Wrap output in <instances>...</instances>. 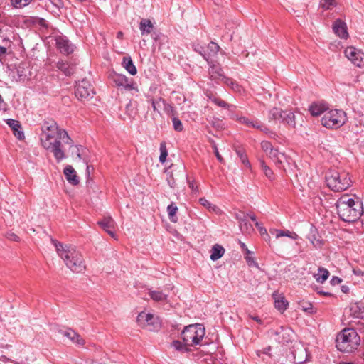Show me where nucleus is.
I'll return each instance as SVG.
<instances>
[{
    "label": "nucleus",
    "mask_w": 364,
    "mask_h": 364,
    "mask_svg": "<svg viewBox=\"0 0 364 364\" xmlns=\"http://www.w3.org/2000/svg\"><path fill=\"white\" fill-rule=\"evenodd\" d=\"M240 222V228L243 233H251L254 231L252 225L248 222L247 217L238 218Z\"/></svg>",
    "instance_id": "nucleus-30"
},
{
    "label": "nucleus",
    "mask_w": 364,
    "mask_h": 364,
    "mask_svg": "<svg viewBox=\"0 0 364 364\" xmlns=\"http://www.w3.org/2000/svg\"><path fill=\"white\" fill-rule=\"evenodd\" d=\"M2 42L4 44V46L0 45V56L4 55L6 53V46L11 43V40H10L9 37L7 36V37H5L3 38Z\"/></svg>",
    "instance_id": "nucleus-52"
},
{
    "label": "nucleus",
    "mask_w": 364,
    "mask_h": 364,
    "mask_svg": "<svg viewBox=\"0 0 364 364\" xmlns=\"http://www.w3.org/2000/svg\"><path fill=\"white\" fill-rule=\"evenodd\" d=\"M236 154L240 159L241 162L247 167H250V163L247 159L245 151L242 149H236Z\"/></svg>",
    "instance_id": "nucleus-40"
},
{
    "label": "nucleus",
    "mask_w": 364,
    "mask_h": 364,
    "mask_svg": "<svg viewBox=\"0 0 364 364\" xmlns=\"http://www.w3.org/2000/svg\"><path fill=\"white\" fill-rule=\"evenodd\" d=\"M292 354L296 364H304L308 360L307 350L301 345L294 346Z\"/></svg>",
    "instance_id": "nucleus-15"
},
{
    "label": "nucleus",
    "mask_w": 364,
    "mask_h": 364,
    "mask_svg": "<svg viewBox=\"0 0 364 364\" xmlns=\"http://www.w3.org/2000/svg\"><path fill=\"white\" fill-rule=\"evenodd\" d=\"M250 317L252 320H254V321H257V323H260V324L262 323V320H261L258 316H250Z\"/></svg>",
    "instance_id": "nucleus-63"
},
{
    "label": "nucleus",
    "mask_w": 364,
    "mask_h": 364,
    "mask_svg": "<svg viewBox=\"0 0 364 364\" xmlns=\"http://www.w3.org/2000/svg\"><path fill=\"white\" fill-rule=\"evenodd\" d=\"M6 124L12 129L14 134L17 139L21 140L24 138V133L21 130V124L18 120L8 119Z\"/></svg>",
    "instance_id": "nucleus-22"
},
{
    "label": "nucleus",
    "mask_w": 364,
    "mask_h": 364,
    "mask_svg": "<svg viewBox=\"0 0 364 364\" xmlns=\"http://www.w3.org/2000/svg\"><path fill=\"white\" fill-rule=\"evenodd\" d=\"M149 296L151 299L157 302L166 301L168 295L161 290H149Z\"/></svg>",
    "instance_id": "nucleus-28"
},
{
    "label": "nucleus",
    "mask_w": 364,
    "mask_h": 364,
    "mask_svg": "<svg viewBox=\"0 0 364 364\" xmlns=\"http://www.w3.org/2000/svg\"><path fill=\"white\" fill-rule=\"evenodd\" d=\"M60 333L69 338L75 345L83 346L85 344V341L81 336L71 328L60 331Z\"/></svg>",
    "instance_id": "nucleus-17"
},
{
    "label": "nucleus",
    "mask_w": 364,
    "mask_h": 364,
    "mask_svg": "<svg viewBox=\"0 0 364 364\" xmlns=\"http://www.w3.org/2000/svg\"><path fill=\"white\" fill-rule=\"evenodd\" d=\"M272 297L274 300L275 308L280 312H284L289 305V303L285 299L284 296L282 294L274 292L272 294Z\"/></svg>",
    "instance_id": "nucleus-21"
},
{
    "label": "nucleus",
    "mask_w": 364,
    "mask_h": 364,
    "mask_svg": "<svg viewBox=\"0 0 364 364\" xmlns=\"http://www.w3.org/2000/svg\"><path fill=\"white\" fill-rule=\"evenodd\" d=\"M235 119L237 122L240 124L245 125L246 127L259 129L264 133H268L269 132V128H267L259 119L257 118H248L244 116L236 115Z\"/></svg>",
    "instance_id": "nucleus-11"
},
{
    "label": "nucleus",
    "mask_w": 364,
    "mask_h": 364,
    "mask_svg": "<svg viewBox=\"0 0 364 364\" xmlns=\"http://www.w3.org/2000/svg\"><path fill=\"white\" fill-rule=\"evenodd\" d=\"M292 333L290 328L280 327L278 331H275L276 340L282 343H288L291 340Z\"/></svg>",
    "instance_id": "nucleus-20"
},
{
    "label": "nucleus",
    "mask_w": 364,
    "mask_h": 364,
    "mask_svg": "<svg viewBox=\"0 0 364 364\" xmlns=\"http://www.w3.org/2000/svg\"><path fill=\"white\" fill-rule=\"evenodd\" d=\"M48 1L50 3V4L58 10H59L60 8H63L64 6L62 0H48Z\"/></svg>",
    "instance_id": "nucleus-55"
},
{
    "label": "nucleus",
    "mask_w": 364,
    "mask_h": 364,
    "mask_svg": "<svg viewBox=\"0 0 364 364\" xmlns=\"http://www.w3.org/2000/svg\"><path fill=\"white\" fill-rule=\"evenodd\" d=\"M172 122H173V128L176 132L183 131V126L182 124L181 121L178 118H177L176 117H173Z\"/></svg>",
    "instance_id": "nucleus-48"
},
{
    "label": "nucleus",
    "mask_w": 364,
    "mask_h": 364,
    "mask_svg": "<svg viewBox=\"0 0 364 364\" xmlns=\"http://www.w3.org/2000/svg\"><path fill=\"white\" fill-rule=\"evenodd\" d=\"M255 225L262 235H266L267 237H269L266 228L262 225V223H260L259 222H256Z\"/></svg>",
    "instance_id": "nucleus-56"
},
{
    "label": "nucleus",
    "mask_w": 364,
    "mask_h": 364,
    "mask_svg": "<svg viewBox=\"0 0 364 364\" xmlns=\"http://www.w3.org/2000/svg\"><path fill=\"white\" fill-rule=\"evenodd\" d=\"M49 145L47 144L46 146H43V148L53 153L57 162H60L66 158L63 149V144L73 146V141L65 130H62L59 136L49 142Z\"/></svg>",
    "instance_id": "nucleus-6"
},
{
    "label": "nucleus",
    "mask_w": 364,
    "mask_h": 364,
    "mask_svg": "<svg viewBox=\"0 0 364 364\" xmlns=\"http://www.w3.org/2000/svg\"><path fill=\"white\" fill-rule=\"evenodd\" d=\"M212 144H213V151H214V154L217 158V159L220 162V163H223L224 162V159L222 157V156L220 154L219 151H218V147L215 144V143L214 141H212Z\"/></svg>",
    "instance_id": "nucleus-57"
},
{
    "label": "nucleus",
    "mask_w": 364,
    "mask_h": 364,
    "mask_svg": "<svg viewBox=\"0 0 364 364\" xmlns=\"http://www.w3.org/2000/svg\"><path fill=\"white\" fill-rule=\"evenodd\" d=\"M328 109V107L326 103L322 102H315L309 106V111L312 116L318 117L322 114H324Z\"/></svg>",
    "instance_id": "nucleus-19"
},
{
    "label": "nucleus",
    "mask_w": 364,
    "mask_h": 364,
    "mask_svg": "<svg viewBox=\"0 0 364 364\" xmlns=\"http://www.w3.org/2000/svg\"><path fill=\"white\" fill-rule=\"evenodd\" d=\"M346 57L355 65L361 68L364 66V53L353 46H350L345 50Z\"/></svg>",
    "instance_id": "nucleus-12"
},
{
    "label": "nucleus",
    "mask_w": 364,
    "mask_h": 364,
    "mask_svg": "<svg viewBox=\"0 0 364 364\" xmlns=\"http://www.w3.org/2000/svg\"><path fill=\"white\" fill-rule=\"evenodd\" d=\"M283 121L282 123L288 125L290 127H295L296 126V120H295V114L291 111H284L283 114Z\"/></svg>",
    "instance_id": "nucleus-33"
},
{
    "label": "nucleus",
    "mask_w": 364,
    "mask_h": 364,
    "mask_svg": "<svg viewBox=\"0 0 364 364\" xmlns=\"http://www.w3.org/2000/svg\"><path fill=\"white\" fill-rule=\"evenodd\" d=\"M244 216H246L247 218H250L253 222H255V223L257 222L255 214L247 213L246 215H244Z\"/></svg>",
    "instance_id": "nucleus-62"
},
{
    "label": "nucleus",
    "mask_w": 364,
    "mask_h": 364,
    "mask_svg": "<svg viewBox=\"0 0 364 364\" xmlns=\"http://www.w3.org/2000/svg\"><path fill=\"white\" fill-rule=\"evenodd\" d=\"M261 147L262 150L264 152H266L267 154H268V152H269V151H271L273 149L272 144L267 141H262Z\"/></svg>",
    "instance_id": "nucleus-53"
},
{
    "label": "nucleus",
    "mask_w": 364,
    "mask_h": 364,
    "mask_svg": "<svg viewBox=\"0 0 364 364\" xmlns=\"http://www.w3.org/2000/svg\"><path fill=\"white\" fill-rule=\"evenodd\" d=\"M199 202L200 203L205 207L207 209L210 210H213V211H216V210L218 209V208L214 205H212L206 198H201L199 199Z\"/></svg>",
    "instance_id": "nucleus-47"
},
{
    "label": "nucleus",
    "mask_w": 364,
    "mask_h": 364,
    "mask_svg": "<svg viewBox=\"0 0 364 364\" xmlns=\"http://www.w3.org/2000/svg\"><path fill=\"white\" fill-rule=\"evenodd\" d=\"M267 155L280 168L282 166L283 163L287 161V157L284 154L279 152L277 149L274 148L268 152Z\"/></svg>",
    "instance_id": "nucleus-23"
},
{
    "label": "nucleus",
    "mask_w": 364,
    "mask_h": 364,
    "mask_svg": "<svg viewBox=\"0 0 364 364\" xmlns=\"http://www.w3.org/2000/svg\"><path fill=\"white\" fill-rule=\"evenodd\" d=\"M70 148L73 149L72 151H71V154L73 156L75 155L76 157L78 159H81L82 157H81V154H80V148L82 146H70Z\"/></svg>",
    "instance_id": "nucleus-54"
},
{
    "label": "nucleus",
    "mask_w": 364,
    "mask_h": 364,
    "mask_svg": "<svg viewBox=\"0 0 364 364\" xmlns=\"http://www.w3.org/2000/svg\"><path fill=\"white\" fill-rule=\"evenodd\" d=\"M210 68L208 70L210 78L214 80H224L228 79L224 75V72L219 64H214L213 62H208Z\"/></svg>",
    "instance_id": "nucleus-16"
},
{
    "label": "nucleus",
    "mask_w": 364,
    "mask_h": 364,
    "mask_svg": "<svg viewBox=\"0 0 364 364\" xmlns=\"http://www.w3.org/2000/svg\"><path fill=\"white\" fill-rule=\"evenodd\" d=\"M114 229H109L108 230H106V232L112 237H115V234L114 232Z\"/></svg>",
    "instance_id": "nucleus-64"
},
{
    "label": "nucleus",
    "mask_w": 364,
    "mask_h": 364,
    "mask_svg": "<svg viewBox=\"0 0 364 364\" xmlns=\"http://www.w3.org/2000/svg\"><path fill=\"white\" fill-rule=\"evenodd\" d=\"M346 121V113L341 109H330L325 112L321 118V124L328 129H338Z\"/></svg>",
    "instance_id": "nucleus-8"
},
{
    "label": "nucleus",
    "mask_w": 364,
    "mask_h": 364,
    "mask_svg": "<svg viewBox=\"0 0 364 364\" xmlns=\"http://www.w3.org/2000/svg\"><path fill=\"white\" fill-rule=\"evenodd\" d=\"M75 94L77 99L83 100L92 98L95 92L90 82L82 80L77 83Z\"/></svg>",
    "instance_id": "nucleus-10"
},
{
    "label": "nucleus",
    "mask_w": 364,
    "mask_h": 364,
    "mask_svg": "<svg viewBox=\"0 0 364 364\" xmlns=\"http://www.w3.org/2000/svg\"><path fill=\"white\" fill-rule=\"evenodd\" d=\"M320 5L325 9H331L335 5V1L321 0Z\"/></svg>",
    "instance_id": "nucleus-50"
},
{
    "label": "nucleus",
    "mask_w": 364,
    "mask_h": 364,
    "mask_svg": "<svg viewBox=\"0 0 364 364\" xmlns=\"http://www.w3.org/2000/svg\"><path fill=\"white\" fill-rule=\"evenodd\" d=\"M336 206L338 215L345 222H355L363 213V203L349 198L347 195L341 196L337 200Z\"/></svg>",
    "instance_id": "nucleus-2"
},
{
    "label": "nucleus",
    "mask_w": 364,
    "mask_h": 364,
    "mask_svg": "<svg viewBox=\"0 0 364 364\" xmlns=\"http://www.w3.org/2000/svg\"><path fill=\"white\" fill-rule=\"evenodd\" d=\"M154 316L151 314L141 312L137 316V322L141 327H148L154 325Z\"/></svg>",
    "instance_id": "nucleus-26"
},
{
    "label": "nucleus",
    "mask_w": 364,
    "mask_h": 364,
    "mask_svg": "<svg viewBox=\"0 0 364 364\" xmlns=\"http://www.w3.org/2000/svg\"><path fill=\"white\" fill-rule=\"evenodd\" d=\"M31 0H11L12 4L16 8H22L27 6Z\"/></svg>",
    "instance_id": "nucleus-49"
},
{
    "label": "nucleus",
    "mask_w": 364,
    "mask_h": 364,
    "mask_svg": "<svg viewBox=\"0 0 364 364\" xmlns=\"http://www.w3.org/2000/svg\"><path fill=\"white\" fill-rule=\"evenodd\" d=\"M224 253L225 249L223 248V247L216 244L213 247L211 250L210 259L213 261H216L220 257H222Z\"/></svg>",
    "instance_id": "nucleus-31"
},
{
    "label": "nucleus",
    "mask_w": 364,
    "mask_h": 364,
    "mask_svg": "<svg viewBox=\"0 0 364 364\" xmlns=\"http://www.w3.org/2000/svg\"><path fill=\"white\" fill-rule=\"evenodd\" d=\"M342 282V279L338 277H333L331 279V283L333 285L339 284Z\"/></svg>",
    "instance_id": "nucleus-61"
},
{
    "label": "nucleus",
    "mask_w": 364,
    "mask_h": 364,
    "mask_svg": "<svg viewBox=\"0 0 364 364\" xmlns=\"http://www.w3.org/2000/svg\"><path fill=\"white\" fill-rule=\"evenodd\" d=\"M64 174L67 181L72 185H77L80 182L78 176L76 174L75 169L71 166H67L64 168Z\"/></svg>",
    "instance_id": "nucleus-25"
},
{
    "label": "nucleus",
    "mask_w": 364,
    "mask_h": 364,
    "mask_svg": "<svg viewBox=\"0 0 364 364\" xmlns=\"http://www.w3.org/2000/svg\"><path fill=\"white\" fill-rule=\"evenodd\" d=\"M57 68L63 72L66 76L72 75L75 71V65L72 63L63 60L57 63Z\"/></svg>",
    "instance_id": "nucleus-24"
},
{
    "label": "nucleus",
    "mask_w": 364,
    "mask_h": 364,
    "mask_svg": "<svg viewBox=\"0 0 364 364\" xmlns=\"http://www.w3.org/2000/svg\"><path fill=\"white\" fill-rule=\"evenodd\" d=\"M6 237L11 241L18 242L19 240V237L14 232H8Z\"/></svg>",
    "instance_id": "nucleus-60"
},
{
    "label": "nucleus",
    "mask_w": 364,
    "mask_h": 364,
    "mask_svg": "<svg viewBox=\"0 0 364 364\" xmlns=\"http://www.w3.org/2000/svg\"><path fill=\"white\" fill-rule=\"evenodd\" d=\"M314 277L318 282L323 283L329 277V272L325 268L320 267Z\"/></svg>",
    "instance_id": "nucleus-38"
},
{
    "label": "nucleus",
    "mask_w": 364,
    "mask_h": 364,
    "mask_svg": "<svg viewBox=\"0 0 364 364\" xmlns=\"http://www.w3.org/2000/svg\"><path fill=\"white\" fill-rule=\"evenodd\" d=\"M205 334V329L203 325L196 323L184 328L181 332V338L186 345L194 346L200 344Z\"/></svg>",
    "instance_id": "nucleus-7"
},
{
    "label": "nucleus",
    "mask_w": 364,
    "mask_h": 364,
    "mask_svg": "<svg viewBox=\"0 0 364 364\" xmlns=\"http://www.w3.org/2000/svg\"><path fill=\"white\" fill-rule=\"evenodd\" d=\"M139 29L142 35L151 33L153 24L149 19L143 18L139 23Z\"/></svg>",
    "instance_id": "nucleus-32"
},
{
    "label": "nucleus",
    "mask_w": 364,
    "mask_h": 364,
    "mask_svg": "<svg viewBox=\"0 0 364 364\" xmlns=\"http://www.w3.org/2000/svg\"><path fill=\"white\" fill-rule=\"evenodd\" d=\"M208 53L211 55H216L220 50V46L214 42H210L206 48Z\"/></svg>",
    "instance_id": "nucleus-45"
},
{
    "label": "nucleus",
    "mask_w": 364,
    "mask_h": 364,
    "mask_svg": "<svg viewBox=\"0 0 364 364\" xmlns=\"http://www.w3.org/2000/svg\"><path fill=\"white\" fill-rule=\"evenodd\" d=\"M193 49L196 52L198 53L203 58L207 61H209V58L210 57V54L208 53L206 48H204L199 44H197L193 46Z\"/></svg>",
    "instance_id": "nucleus-41"
},
{
    "label": "nucleus",
    "mask_w": 364,
    "mask_h": 364,
    "mask_svg": "<svg viewBox=\"0 0 364 364\" xmlns=\"http://www.w3.org/2000/svg\"><path fill=\"white\" fill-rule=\"evenodd\" d=\"M148 102L151 103L153 110L157 113H160L161 105H166V101L161 97L156 98L148 97Z\"/></svg>",
    "instance_id": "nucleus-29"
},
{
    "label": "nucleus",
    "mask_w": 364,
    "mask_h": 364,
    "mask_svg": "<svg viewBox=\"0 0 364 364\" xmlns=\"http://www.w3.org/2000/svg\"><path fill=\"white\" fill-rule=\"evenodd\" d=\"M178 210V207L174 203H171L167 207L168 218L172 223H176L178 221V217L176 216Z\"/></svg>",
    "instance_id": "nucleus-37"
},
{
    "label": "nucleus",
    "mask_w": 364,
    "mask_h": 364,
    "mask_svg": "<svg viewBox=\"0 0 364 364\" xmlns=\"http://www.w3.org/2000/svg\"><path fill=\"white\" fill-rule=\"evenodd\" d=\"M284 111L278 107H273L268 112V120L269 122H279L282 123Z\"/></svg>",
    "instance_id": "nucleus-27"
},
{
    "label": "nucleus",
    "mask_w": 364,
    "mask_h": 364,
    "mask_svg": "<svg viewBox=\"0 0 364 364\" xmlns=\"http://www.w3.org/2000/svg\"><path fill=\"white\" fill-rule=\"evenodd\" d=\"M97 224L105 230L114 229L115 222L109 216L105 217L102 220L98 221Z\"/></svg>",
    "instance_id": "nucleus-34"
},
{
    "label": "nucleus",
    "mask_w": 364,
    "mask_h": 364,
    "mask_svg": "<svg viewBox=\"0 0 364 364\" xmlns=\"http://www.w3.org/2000/svg\"><path fill=\"white\" fill-rule=\"evenodd\" d=\"M336 342L338 350L351 353L359 346L360 338L353 328H345L337 336Z\"/></svg>",
    "instance_id": "nucleus-4"
},
{
    "label": "nucleus",
    "mask_w": 364,
    "mask_h": 364,
    "mask_svg": "<svg viewBox=\"0 0 364 364\" xmlns=\"http://www.w3.org/2000/svg\"><path fill=\"white\" fill-rule=\"evenodd\" d=\"M225 82L235 92H240L242 90V87L239 84L232 81L231 79H226Z\"/></svg>",
    "instance_id": "nucleus-46"
},
{
    "label": "nucleus",
    "mask_w": 364,
    "mask_h": 364,
    "mask_svg": "<svg viewBox=\"0 0 364 364\" xmlns=\"http://www.w3.org/2000/svg\"><path fill=\"white\" fill-rule=\"evenodd\" d=\"M55 46L59 51L65 55H69L74 51V46L70 41L63 36L55 37Z\"/></svg>",
    "instance_id": "nucleus-13"
},
{
    "label": "nucleus",
    "mask_w": 364,
    "mask_h": 364,
    "mask_svg": "<svg viewBox=\"0 0 364 364\" xmlns=\"http://www.w3.org/2000/svg\"><path fill=\"white\" fill-rule=\"evenodd\" d=\"M327 186L335 192L344 191L352 184L349 173L339 168H331L326 173Z\"/></svg>",
    "instance_id": "nucleus-3"
},
{
    "label": "nucleus",
    "mask_w": 364,
    "mask_h": 364,
    "mask_svg": "<svg viewBox=\"0 0 364 364\" xmlns=\"http://www.w3.org/2000/svg\"><path fill=\"white\" fill-rule=\"evenodd\" d=\"M123 65L126 70L132 75H134L137 73L136 66L134 65L133 61L130 57H124Z\"/></svg>",
    "instance_id": "nucleus-35"
},
{
    "label": "nucleus",
    "mask_w": 364,
    "mask_h": 364,
    "mask_svg": "<svg viewBox=\"0 0 364 364\" xmlns=\"http://www.w3.org/2000/svg\"><path fill=\"white\" fill-rule=\"evenodd\" d=\"M111 78L116 86L123 87L126 90L135 89L134 84L124 75L114 73Z\"/></svg>",
    "instance_id": "nucleus-14"
},
{
    "label": "nucleus",
    "mask_w": 364,
    "mask_h": 364,
    "mask_svg": "<svg viewBox=\"0 0 364 364\" xmlns=\"http://www.w3.org/2000/svg\"><path fill=\"white\" fill-rule=\"evenodd\" d=\"M171 346L178 351L181 353H187L190 351L188 346L189 345H186L183 341L181 342L180 341H173L171 343Z\"/></svg>",
    "instance_id": "nucleus-39"
},
{
    "label": "nucleus",
    "mask_w": 364,
    "mask_h": 364,
    "mask_svg": "<svg viewBox=\"0 0 364 364\" xmlns=\"http://www.w3.org/2000/svg\"><path fill=\"white\" fill-rule=\"evenodd\" d=\"M276 233V237L279 238L280 237L287 236L291 237V239H296L297 235L294 232H291L289 231H283L279 230H273Z\"/></svg>",
    "instance_id": "nucleus-42"
},
{
    "label": "nucleus",
    "mask_w": 364,
    "mask_h": 364,
    "mask_svg": "<svg viewBox=\"0 0 364 364\" xmlns=\"http://www.w3.org/2000/svg\"><path fill=\"white\" fill-rule=\"evenodd\" d=\"M49 145L47 144L46 146H43V148L53 153L57 162H60L66 158L63 149V144L73 146V141L65 130H62L59 136L49 142Z\"/></svg>",
    "instance_id": "nucleus-5"
},
{
    "label": "nucleus",
    "mask_w": 364,
    "mask_h": 364,
    "mask_svg": "<svg viewBox=\"0 0 364 364\" xmlns=\"http://www.w3.org/2000/svg\"><path fill=\"white\" fill-rule=\"evenodd\" d=\"M211 100L218 106L223 107V108H228L229 107V105L225 102L224 100L218 98V97H210Z\"/></svg>",
    "instance_id": "nucleus-51"
},
{
    "label": "nucleus",
    "mask_w": 364,
    "mask_h": 364,
    "mask_svg": "<svg viewBox=\"0 0 364 364\" xmlns=\"http://www.w3.org/2000/svg\"><path fill=\"white\" fill-rule=\"evenodd\" d=\"M17 74L18 78L16 80L18 81H24L26 79L28 78V73H30L26 68H25L24 65H19L15 71Z\"/></svg>",
    "instance_id": "nucleus-36"
},
{
    "label": "nucleus",
    "mask_w": 364,
    "mask_h": 364,
    "mask_svg": "<svg viewBox=\"0 0 364 364\" xmlns=\"http://www.w3.org/2000/svg\"><path fill=\"white\" fill-rule=\"evenodd\" d=\"M167 156H168V151L166 149V144L165 142H161L160 144L159 161L161 163H164L166 160Z\"/></svg>",
    "instance_id": "nucleus-44"
},
{
    "label": "nucleus",
    "mask_w": 364,
    "mask_h": 364,
    "mask_svg": "<svg viewBox=\"0 0 364 364\" xmlns=\"http://www.w3.org/2000/svg\"><path fill=\"white\" fill-rule=\"evenodd\" d=\"M265 176L269 179L273 180L274 179V173L273 171L268 167L265 166L264 169L263 170Z\"/></svg>",
    "instance_id": "nucleus-59"
},
{
    "label": "nucleus",
    "mask_w": 364,
    "mask_h": 364,
    "mask_svg": "<svg viewBox=\"0 0 364 364\" xmlns=\"http://www.w3.org/2000/svg\"><path fill=\"white\" fill-rule=\"evenodd\" d=\"M167 182L171 188H175L176 181L173 176V174L171 173H167Z\"/></svg>",
    "instance_id": "nucleus-58"
},
{
    "label": "nucleus",
    "mask_w": 364,
    "mask_h": 364,
    "mask_svg": "<svg viewBox=\"0 0 364 364\" xmlns=\"http://www.w3.org/2000/svg\"><path fill=\"white\" fill-rule=\"evenodd\" d=\"M63 129H59L57 123L53 120H45L41 125L40 140L42 146L49 145V142L59 136Z\"/></svg>",
    "instance_id": "nucleus-9"
},
{
    "label": "nucleus",
    "mask_w": 364,
    "mask_h": 364,
    "mask_svg": "<svg viewBox=\"0 0 364 364\" xmlns=\"http://www.w3.org/2000/svg\"><path fill=\"white\" fill-rule=\"evenodd\" d=\"M333 30L341 38H347L348 37L346 23L341 19H337L334 21Z\"/></svg>",
    "instance_id": "nucleus-18"
},
{
    "label": "nucleus",
    "mask_w": 364,
    "mask_h": 364,
    "mask_svg": "<svg viewBox=\"0 0 364 364\" xmlns=\"http://www.w3.org/2000/svg\"><path fill=\"white\" fill-rule=\"evenodd\" d=\"M299 308L306 313L313 314L314 308L311 303L307 301H301L299 303Z\"/></svg>",
    "instance_id": "nucleus-43"
},
{
    "label": "nucleus",
    "mask_w": 364,
    "mask_h": 364,
    "mask_svg": "<svg viewBox=\"0 0 364 364\" xmlns=\"http://www.w3.org/2000/svg\"><path fill=\"white\" fill-rule=\"evenodd\" d=\"M58 255L66 266L73 272L80 273L85 269V263L80 252L75 247L63 245L53 240Z\"/></svg>",
    "instance_id": "nucleus-1"
}]
</instances>
